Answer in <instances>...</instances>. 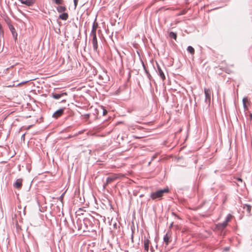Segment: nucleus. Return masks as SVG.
I'll list each match as a JSON object with an SVG mask.
<instances>
[{"instance_id":"nucleus-12","label":"nucleus","mask_w":252,"mask_h":252,"mask_svg":"<svg viewBox=\"0 0 252 252\" xmlns=\"http://www.w3.org/2000/svg\"><path fill=\"white\" fill-rule=\"evenodd\" d=\"M150 244V241L148 239H145L144 241V250L147 252L149 250V245Z\"/></svg>"},{"instance_id":"nucleus-8","label":"nucleus","mask_w":252,"mask_h":252,"mask_svg":"<svg viewBox=\"0 0 252 252\" xmlns=\"http://www.w3.org/2000/svg\"><path fill=\"white\" fill-rule=\"evenodd\" d=\"M22 179H17L14 184V187L18 189H20L22 186Z\"/></svg>"},{"instance_id":"nucleus-5","label":"nucleus","mask_w":252,"mask_h":252,"mask_svg":"<svg viewBox=\"0 0 252 252\" xmlns=\"http://www.w3.org/2000/svg\"><path fill=\"white\" fill-rule=\"evenodd\" d=\"M92 43L93 44L94 50L95 52H97L98 44H97V40L96 35L93 36V38L92 40Z\"/></svg>"},{"instance_id":"nucleus-6","label":"nucleus","mask_w":252,"mask_h":252,"mask_svg":"<svg viewBox=\"0 0 252 252\" xmlns=\"http://www.w3.org/2000/svg\"><path fill=\"white\" fill-rule=\"evenodd\" d=\"M64 110V108L58 110L53 114V117L55 119L58 118L63 114Z\"/></svg>"},{"instance_id":"nucleus-20","label":"nucleus","mask_w":252,"mask_h":252,"mask_svg":"<svg viewBox=\"0 0 252 252\" xmlns=\"http://www.w3.org/2000/svg\"><path fill=\"white\" fill-rule=\"evenodd\" d=\"M248 101V99L247 98H244L243 99V104H244V106L245 108H246L247 106H246V102Z\"/></svg>"},{"instance_id":"nucleus-21","label":"nucleus","mask_w":252,"mask_h":252,"mask_svg":"<svg viewBox=\"0 0 252 252\" xmlns=\"http://www.w3.org/2000/svg\"><path fill=\"white\" fill-rule=\"evenodd\" d=\"M55 2L57 4H62L63 2V0H55Z\"/></svg>"},{"instance_id":"nucleus-28","label":"nucleus","mask_w":252,"mask_h":252,"mask_svg":"<svg viewBox=\"0 0 252 252\" xmlns=\"http://www.w3.org/2000/svg\"><path fill=\"white\" fill-rule=\"evenodd\" d=\"M96 74V71H95L94 73V75Z\"/></svg>"},{"instance_id":"nucleus-4","label":"nucleus","mask_w":252,"mask_h":252,"mask_svg":"<svg viewBox=\"0 0 252 252\" xmlns=\"http://www.w3.org/2000/svg\"><path fill=\"white\" fill-rule=\"evenodd\" d=\"M171 234L170 231H168L163 238L164 242L166 246H167L171 242Z\"/></svg>"},{"instance_id":"nucleus-18","label":"nucleus","mask_w":252,"mask_h":252,"mask_svg":"<svg viewBox=\"0 0 252 252\" xmlns=\"http://www.w3.org/2000/svg\"><path fill=\"white\" fill-rule=\"evenodd\" d=\"M9 29L12 33L13 35H14V33H16V35L17 36V33L16 32L15 29H14V27L12 25H10L9 27Z\"/></svg>"},{"instance_id":"nucleus-22","label":"nucleus","mask_w":252,"mask_h":252,"mask_svg":"<svg viewBox=\"0 0 252 252\" xmlns=\"http://www.w3.org/2000/svg\"><path fill=\"white\" fill-rule=\"evenodd\" d=\"M78 1V0H74V5L75 6H76Z\"/></svg>"},{"instance_id":"nucleus-9","label":"nucleus","mask_w":252,"mask_h":252,"mask_svg":"<svg viewBox=\"0 0 252 252\" xmlns=\"http://www.w3.org/2000/svg\"><path fill=\"white\" fill-rule=\"evenodd\" d=\"M23 4H25L28 6H31L34 3L33 0H19Z\"/></svg>"},{"instance_id":"nucleus-13","label":"nucleus","mask_w":252,"mask_h":252,"mask_svg":"<svg viewBox=\"0 0 252 252\" xmlns=\"http://www.w3.org/2000/svg\"><path fill=\"white\" fill-rule=\"evenodd\" d=\"M97 26H98V25H97V23H94L92 32H91L92 36L96 35V31L97 28Z\"/></svg>"},{"instance_id":"nucleus-1","label":"nucleus","mask_w":252,"mask_h":252,"mask_svg":"<svg viewBox=\"0 0 252 252\" xmlns=\"http://www.w3.org/2000/svg\"><path fill=\"white\" fill-rule=\"evenodd\" d=\"M169 192L168 188H165L163 189L157 190L156 191L152 192L150 194V197L153 200L158 199L159 200L162 198L164 193H167Z\"/></svg>"},{"instance_id":"nucleus-14","label":"nucleus","mask_w":252,"mask_h":252,"mask_svg":"<svg viewBox=\"0 0 252 252\" xmlns=\"http://www.w3.org/2000/svg\"><path fill=\"white\" fill-rule=\"evenodd\" d=\"M68 17V14L66 13H63L60 15L59 18L63 20H66Z\"/></svg>"},{"instance_id":"nucleus-16","label":"nucleus","mask_w":252,"mask_h":252,"mask_svg":"<svg viewBox=\"0 0 252 252\" xmlns=\"http://www.w3.org/2000/svg\"><path fill=\"white\" fill-rule=\"evenodd\" d=\"M187 50L191 55H193L194 54V49L192 46H189L187 48Z\"/></svg>"},{"instance_id":"nucleus-29","label":"nucleus","mask_w":252,"mask_h":252,"mask_svg":"<svg viewBox=\"0 0 252 252\" xmlns=\"http://www.w3.org/2000/svg\"><path fill=\"white\" fill-rule=\"evenodd\" d=\"M63 102H65V100H63Z\"/></svg>"},{"instance_id":"nucleus-19","label":"nucleus","mask_w":252,"mask_h":252,"mask_svg":"<svg viewBox=\"0 0 252 252\" xmlns=\"http://www.w3.org/2000/svg\"><path fill=\"white\" fill-rule=\"evenodd\" d=\"M244 209H246L248 212L250 213L251 210V207L250 205H246L244 207Z\"/></svg>"},{"instance_id":"nucleus-27","label":"nucleus","mask_w":252,"mask_h":252,"mask_svg":"<svg viewBox=\"0 0 252 252\" xmlns=\"http://www.w3.org/2000/svg\"><path fill=\"white\" fill-rule=\"evenodd\" d=\"M250 117H251V119H252V114L250 115Z\"/></svg>"},{"instance_id":"nucleus-7","label":"nucleus","mask_w":252,"mask_h":252,"mask_svg":"<svg viewBox=\"0 0 252 252\" xmlns=\"http://www.w3.org/2000/svg\"><path fill=\"white\" fill-rule=\"evenodd\" d=\"M232 218V215H228L226 219V220L224 221H223L222 223H220L219 224L220 227H221L222 228H225L227 226L228 222L229 221L231 220Z\"/></svg>"},{"instance_id":"nucleus-11","label":"nucleus","mask_w":252,"mask_h":252,"mask_svg":"<svg viewBox=\"0 0 252 252\" xmlns=\"http://www.w3.org/2000/svg\"><path fill=\"white\" fill-rule=\"evenodd\" d=\"M67 94L66 93H63L62 94H52V97L55 98V99H59L60 98H61L62 96H64V95H67Z\"/></svg>"},{"instance_id":"nucleus-25","label":"nucleus","mask_w":252,"mask_h":252,"mask_svg":"<svg viewBox=\"0 0 252 252\" xmlns=\"http://www.w3.org/2000/svg\"><path fill=\"white\" fill-rule=\"evenodd\" d=\"M133 137L135 138H141V137H137V136H133Z\"/></svg>"},{"instance_id":"nucleus-23","label":"nucleus","mask_w":252,"mask_h":252,"mask_svg":"<svg viewBox=\"0 0 252 252\" xmlns=\"http://www.w3.org/2000/svg\"><path fill=\"white\" fill-rule=\"evenodd\" d=\"M107 113V111L106 110H103V115H105Z\"/></svg>"},{"instance_id":"nucleus-2","label":"nucleus","mask_w":252,"mask_h":252,"mask_svg":"<svg viewBox=\"0 0 252 252\" xmlns=\"http://www.w3.org/2000/svg\"><path fill=\"white\" fill-rule=\"evenodd\" d=\"M119 177V175L117 174H114L108 177L106 180V183L104 184V188H105L108 184L114 182V181L118 179Z\"/></svg>"},{"instance_id":"nucleus-10","label":"nucleus","mask_w":252,"mask_h":252,"mask_svg":"<svg viewBox=\"0 0 252 252\" xmlns=\"http://www.w3.org/2000/svg\"><path fill=\"white\" fill-rule=\"evenodd\" d=\"M157 67H158V73H159V74L160 77L161 78L162 80H164L165 79V76L163 73V71L162 70V69L161 68V67L158 64H157Z\"/></svg>"},{"instance_id":"nucleus-24","label":"nucleus","mask_w":252,"mask_h":252,"mask_svg":"<svg viewBox=\"0 0 252 252\" xmlns=\"http://www.w3.org/2000/svg\"><path fill=\"white\" fill-rule=\"evenodd\" d=\"M142 65H143V67H144V69L145 70V71L147 72V70H146V66H145V64L143 63V64H142Z\"/></svg>"},{"instance_id":"nucleus-17","label":"nucleus","mask_w":252,"mask_h":252,"mask_svg":"<svg viewBox=\"0 0 252 252\" xmlns=\"http://www.w3.org/2000/svg\"><path fill=\"white\" fill-rule=\"evenodd\" d=\"M169 37L171 38H173L175 40H176L177 39V34L174 32H170L169 33Z\"/></svg>"},{"instance_id":"nucleus-26","label":"nucleus","mask_w":252,"mask_h":252,"mask_svg":"<svg viewBox=\"0 0 252 252\" xmlns=\"http://www.w3.org/2000/svg\"><path fill=\"white\" fill-rule=\"evenodd\" d=\"M237 180H238V181H242V180H241L240 178H238Z\"/></svg>"},{"instance_id":"nucleus-3","label":"nucleus","mask_w":252,"mask_h":252,"mask_svg":"<svg viewBox=\"0 0 252 252\" xmlns=\"http://www.w3.org/2000/svg\"><path fill=\"white\" fill-rule=\"evenodd\" d=\"M204 93L205 94V101L210 104L211 102V96L212 94V91L210 89H204Z\"/></svg>"},{"instance_id":"nucleus-15","label":"nucleus","mask_w":252,"mask_h":252,"mask_svg":"<svg viewBox=\"0 0 252 252\" xmlns=\"http://www.w3.org/2000/svg\"><path fill=\"white\" fill-rule=\"evenodd\" d=\"M57 10L59 12H63L66 10V8L64 6H59L57 7Z\"/></svg>"}]
</instances>
